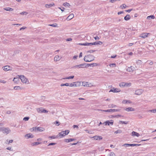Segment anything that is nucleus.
I'll use <instances>...</instances> for the list:
<instances>
[{"instance_id": "obj_1", "label": "nucleus", "mask_w": 156, "mask_h": 156, "mask_svg": "<svg viewBox=\"0 0 156 156\" xmlns=\"http://www.w3.org/2000/svg\"><path fill=\"white\" fill-rule=\"evenodd\" d=\"M83 59L86 62H90L94 59V57L91 55H85Z\"/></svg>"}, {"instance_id": "obj_2", "label": "nucleus", "mask_w": 156, "mask_h": 156, "mask_svg": "<svg viewBox=\"0 0 156 156\" xmlns=\"http://www.w3.org/2000/svg\"><path fill=\"white\" fill-rule=\"evenodd\" d=\"M18 76L20 77V79L21 81L23 83L26 84H28L29 82L28 79L23 75H18Z\"/></svg>"}, {"instance_id": "obj_3", "label": "nucleus", "mask_w": 156, "mask_h": 156, "mask_svg": "<svg viewBox=\"0 0 156 156\" xmlns=\"http://www.w3.org/2000/svg\"><path fill=\"white\" fill-rule=\"evenodd\" d=\"M131 85V83H130L122 82L119 84V86L121 87H129Z\"/></svg>"}, {"instance_id": "obj_4", "label": "nucleus", "mask_w": 156, "mask_h": 156, "mask_svg": "<svg viewBox=\"0 0 156 156\" xmlns=\"http://www.w3.org/2000/svg\"><path fill=\"white\" fill-rule=\"evenodd\" d=\"M86 64H81L78 65H76L73 66L72 67L73 69H79L80 68H83L86 67L87 66Z\"/></svg>"}, {"instance_id": "obj_5", "label": "nucleus", "mask_w": 156, "mask_h": 156, "mask_svg": "<svg viewBox=\"0 0 156 156\" xmlns=\"http://www.w3.org/2000/svg\"><path fill=\"white\" fill-rule=\"evenodd\" d=\"M143 92L144 90L142 89H137L135 91V94L140 95L143 93Z\"/></svg>"}, {"instance_id": "obj_6", "label": "nucleus", "mask_w": 156, "mask_h": 156, "mask_svg": "<svg viewBox=\"0 0 156 156\" xmlns=\"http://www.w3.org/2000/svg\"><path fill=\"white\" fill-rule=\"evenodd\" d=\"M3 70L5 71H7L9 70H12V68L10 66H3L2 68Z\"/></svg>"}, {"instance_id": "obj_7", "label": "nucleus", "mask_w": 156, "mask_h": 156, "mask_svg": "<svg viewBox=\"0 0 156 156\" xmlns=\"http://www.w3.org/2000/svg\"><path fill=\"white\" fill-rule=\"evenodd\" d=\"M11 131L10 129L8 128L3 127L2 132L4 133L8 134Z\"/></svg>"}, {"instance_id": "obj_8", "label": "nucleus", "mask_w": 156, "mask_h": 156, "mask_svg": "<svg viewBox=\"0 0 156 156\" xmlns=\"http://www.w3.org/2000/svg\"><path fill=\"white\" fill-rule=\"evenodd\" d=\"M66 135H67V134L66 133L65 131H62L60 133H59L58 134V137H60V138H62Z\"/></svg>"}, {"instance_id": "obj_9", "label": "nucleus", "mask_w": 156, "mask_h": 156, "mask_svg": "<svg viewBox=\"0 0 156 156\" xmlns=\"http://www.w3.org/2000/svg\"><path fill=\"white\" fill-rule=\"evenodd\" d=\"M98 111H101L102 112H114V109H108L106 110H104L101 109H98Z\"/></svg>"}, {"instance_id": "obj_10", "label": "nucleus", "mask_w": 156, "mask_h": 156, "mask_svg": "<svg viewBox=\"0 0 156 156\" xmlns=\"http://www.w3.org/2000/svg\"><path fill=\"white\" fill-rule=\"evenodd\" d=\"M120 91V90L119 89L117 88H112V89H111L109 91V92H112L114 93L115 92H119Z\"/></svg>"}, {"instance_id": "obj_11", "label": "nucleus", "mask_w": 156, "mask_h": 156, "mask_svg": "<svg viewBox=\"0 0 156 156\" xmlns=\"http://www.w3.org/2000/svg\"><path fill=\"white\" fill-rule=\"evenodd\" d=\"M35 131L42 132L45 130V129L42 127H35Z\"/></svg>"}, {"instance_id": "obj_12", "label": "nucleus", "mask_w": 156, "mask_h": 156, "mask_svg": "<svg viewBox=\"0 0 156 156\" xmlns=\"http://www.w3.org/2000/svg\"><path fill=\"white\" fill-rule=\"evenodd\" d=\"M150 34L149 33H144L140 35V37L142 38H145L146 37H147L148 35H150Z\"/></svg>"}, {"instance_id": "obj_13", "label": "nucleus", "mask_w": 156, "mask_h": 156, "mask_svg": "<svg viewBox=\"0 0 156 156\" xmlns=\"http://www.w3.org/2000/svg\"><path fill=\"white\" fill-rule=\"evenodd\" d=\"M135 69V68L133 66H130V67H128L127 68L126 70L129 72H131L133 71Z\"/></svg>"}, {"instance_id": "obj_14", "label": "nucleus", "mask_w": 156, "mask_h": 156, "mask_svg": "<svg viewBox=\"0 0 156 156\" xmlns=\"http://www.w3.org/2000/svg\"><path fill=\"white\" fill-rule=\"evenodd\" d=\"M20 77H14L13 80L14 83L16 84H18L20 81Z\"/></svg>"}, {"instance_id": "obj_15", "label": "nucleus", "mask_w": 156, "mask_h": 156, "mask_svg": "<svg viewBox=\"0 0 156 156\" xmlns=\"http://www.w3.org/2000/svg\"><path fill=\"white\" fill-rule=\"evenodd\" d=\"M92 138L94 139L95 140H100L102 139V137L101 136H95L92 137Z\"/></svg>"}, {"instance_id": "obj_16", "label": "nucleus", "mask_w": 156, "mask_h": 156, "mask_svg": "<svg viewBox=\"0 0 156 156\" xmlns=\"http://www.w3.org/2000/svg\"><path fill=\"white\" fill-rule=\"evenodd\" d=\"M62 57H60L58 55L55 56L54 58V61L55 62H57L59 61L61 58Z\"/></svg>"}, {"instance_id": "obj_17", "label": "nucleus", "mask_w": 156, "mask_h": 156, "mask_svg": "<svg viewBox=\"0 0 156 156\" xmlns=\"http://www.w3.org/2000/svg\"><path fill=\"white\" fill-rule=\"evenodd\" d=\"M106 123V125H107L108 126H109L110 125H112L113 123V120H110L107 121Z\"/></svg>"}, {"instance_id": "obj_18", "label": "nucleus", "mask_w": 156, "mask_h": 156, "mask_svg": "<svg viewBox=\"0 0 156 156\" xmlns=\"http://www.w3.org/2000/svg\"><path fill=\"white\" fill-rule=\"evenodd\" d=\"M74 17V15L73 14L71 13L68 16L66 20H69L73 19Z\"/></svg>"}, {"instance_id": "obj_19", "label": "nucleus", "mask_w": 156, "mask_h": 156, "mask_svg": "<svg viewBox=\"0 0 156 156\" xmlns=\"http://www.w3.org/2000/svg\"><path fill=\"white\" fill-rule=\"evenodd\" d=\"M75 87H78L82 86V82H74Z\"/></svg>"}, {"instance_id": "obj_20", "label": "nucleus", "mask_w": 156, "mask_h": 156, "mask_svg": "<svg viewBox=\"0 0 156 156\" xmlns=\"http://www.w3.org/2000/svg\"><path fill=\"white\" fill-rule=\"evenodd\" d=\"M125 110L126 111H127V112H129V111H135V109L132 108V107H129L127 108H126L125 109Z\"/></svg>"}, {"instance_id": "obj_21", "label": "nucleus", "mask_w": 156, "mask_h": 156, "mask_svg": "<svg viewBox=\"0 0 156 156\" xmlns=\"http://www.w3.org/2000/svg\"><path fill=\"white\" fill-rule=\"evenodd\" d=\"M92 45H101L102 44V43L101 41H98L95 42L93 43H91Z\"/></svg>"}, {"instance_id": "obj_22", "label": "nucleus", "mask_w": 156, "mask_h": 156, "mask_svg": "<svg viewBox=\"0 0 156 156\" xmlns=\"http://www.w3.org/2000/svg\"><path fill=\"white\" fill-rule=\"evenodd\" d=\"M79 44L81 45H83V46H91L92 45L91 43H79Z\"/></svg>"}, {"instance_id": "obj_23", "label": "nucleus", "mask_w": 156, "mask_h": 156, "mask_svg": "<svg viewBox=\"0 0 156 156\" xmlns=\"http://www.w3.org/2000/svg\"><path fill=\"white\" fill-rule=\"evenodd\" d=\"M54 5H55V4L54 3H52L50 4H46L45 5V7H46V8H49L50 7H51L53 6H54Z\"/></svg>"}, {"instance_id": "obj_24", "label": "nucleus", "mask_w": 156, "mask_h": 156, "mask_svg": "<svg viewBox=\"0 0 156 156\" xmlns=\"http://www.w3.org/2000/svg\"><path fill=\"white\" fill-rule=\"evenodd\" d=\"M132 135L133 136H136L137 137L139 136H140V134L139 133L135 132V131H133L132 132Z\"/></svg>"}, {"instance_id": "obj_25", "label": "nucleus", "mask_w": 156, "mask_h": 156, "mask_svg": "<svg viewBox=\"0 0 156 156\" xmlns=\"http://www.w3.org/2000/svg\"><path fill=\"white\" fill-rule=\"evenodd\" d=\"M4 9L5 10L7 11H12L13 10V9L11 8L8 7H6L5 8H4L3 9Z\"/></svg>"}, {"instance_id": "obj_26", "label": "nucleus", "mask_w": 156, "mask_h": 156, "mask_svg": "<svg viewBox=\"0 0 156 156\" xmlns=\"http://www.w3.org/2000/svg\"><path fill=\"white\" fill-rule=\"evenodd\" d=\"M75 140V139H66L64 140V141L67 143H69L71 141H73Z\"/></svg>"}, {"instance_id": "obj_27", "label": "nucleus", "mask_w": 156, "mask_h": 156, "mask_svg": "<svg viewBox=\"0 0 156 156\" xmlns=\"http://www.w3.org/2000/svg\"><path fill=\"white\" fill-rule=\"evenodd\" d=\"M132 102L131 101L128 100H123L122 101V103L124 104H126L127 103H131Z\"/></svg>"}, {"instance_id": "obj_28", "label": "nucleus", "mask_w": 156, "mask_h": 156, "mask_svg": "<svg viewBox=\"0 0 156 156\" xmlns=\"http://www.w3.org/2000/svg\"><path fill=\"white\" fill-rule=\"evenodd\" d=\"M131 18V17L129 15H126L124 18V20L127 21L129 20Z\"/></svg>"}, {"instance_id": "obj_29", "label": "nucleus", "mask_w": 156, "mask_h": 156, "mask_svg": "<svg viewBox=\"0 0 156 156\" xmlns=\"http://www.w3.org/2000/svg\"><path fill=\"white\" fill-rule=\"evenodd\" d=\"M26 136L27 137V138L28 139L30 138H33L34 136L33 135L30 134H27L26 135Z\"/></svg>"}, {"instance_id": "obj_30", "label": "nucleus", "mask_w": 156, "mask_h": 156, "mask_svg": "<svg viewBox=\"0 0 156 156\" xmlns=\"http://www.w3.org/2000/svg\"><path fill=\"white\" fill-rule=\"evenodd\" d=\"M87 84L88 82L84 81L82 82V86H83L84 87H87Z\"/></svg>"}, {"instance_id": "obj_31", "label": "nucleus", "mask_w": 156, "mask_h": 156, "mask_svg": "<svg viewBox=\"0 0 156 156\" xmlns=\"http://www.w3.org/2000/svg\"><path fill=\"white\" fill-rule=\"evenodd\" d=\"M155 18V17L153 15H151L149 16H148L147 17V19L148 20H150L151 19H154Z\"/></svg>"}, {"instance_id": "obj_32", "label": "nucleus", "mask_w": 156, "mask_h": 156, "mask_svg": "<svg viewBox=\"0 0 156 156\" xmlns=\"http://www.w3.org/2000/svg\"><path fill=\"white\" fill-rule=\"evenodd\" d=\"M58 138V135H57L56 136H49L48 137V138H50L51 139H55L56 138Z\"/></svg>"}, {"instance_id": "obj_33", "label": "nucleus", "mask_w": 156, "mask_h": 156, "mask_svg": "<svg viewBox=\"0 0 156 156\" xmlns=\"http://www.w3.org/2000/svg\"><path fill=\"white\" fill-rule=\"evenodd\" d=\"M108 107L109 108H115L117 107V106L113 104L110 105H108Z\"/></svg>"}, {"instance_id": "obj_34", "label": "nucleus", "mask_w": 156, "mask_h": 156, "mask_svg": "<svg viewBox=\"0 0 156 156\" xmlns=\"http://www.w3.org/2000/svg\"><path fill=\"white\" fill-rule=\"evenodd\" d=\"M41 143V142H37L32 143V145L33 146H36L39 144Z\"/></svg>"}, {"instance_id": "obj_35", "label": "nucleus", "mask_w": 156, "mask_h": 156, "mask_svg": "<svg viewBox=\"0 0 156 156\" xmlns=\"http://www.w3.org/2000/svg\"><path fill=\"white\" fill-rule=\"evenodd\" d=\"M43 108H39L37 109V111L38 112L40 113H42Z\"/></svg>"}, {"instance_id": "obj_36", "label": "nucleus", "mask_w": 156, "mask_h": 156, "mask_svg": "<svg viewBox=\"0 0 156 156\" xmlns=\"http://www.w3.org/2000/svg\"><path fill=\"white\" fill-rule=\"evenodd\" d=\"M63 5L65 7H69L70 6L69 4L67 2L64 3L63 4Z\"/></svg>"}, {"instance_id": "obj_37", "label": "nucleus", "mask_w": 156, "mask_h": 156, "mask_svg": "<svg viewBox=\"0 0 156 156\" xmlns=\"http://www.w3.org/2000/svg\"><path fill=\"white\" fill-rule=\"evenodd\" d=\"M74 76H70L68 77H66L65 78H64V79H73L74 78Z\"/></svg>"}, {"instance_id": "obj_38", "label": "nucleus", "mask_w": 156, "mask_h": 156, "mask_svg": "<svg viewBox=\"0 0 156 156\" xmlns=\"http://www.w3.org/2000/svg\"><path fill=\"white\" fill-rule=\"evenodd\" d=\"M119 124H128V122L126 121H119Z\"/></svg>"}, {"instance_id": "obj_39", "label": "nucleus", "mask_w": 156, "mask_h": 156, "mask_svg": "<svg viewBox=\"0 0 156 156\" xmlns=\"http://www.w3.org/2000/svg\"><path fill=\"white\" fill-rule=\"evenodd\" d=\"M69 86L70 87H75L74 82L72 83H69Z\"/></svg>"}, {"instance_id": "obj_40", "label": "nucleus", "mask_w": 156, "mask_h": 156, "mask_svg": "<svg viewBox=\"0 0 156 156\" xmlns=\"http://www.w3.org/2000/svg\"><path fill=\"white\" fill-rule=\"evenodd\" d=\"M20 89V87L19 86H15L14 87V89L15 90H19Z\"/></svg>"}, {"instance_id": "obj_41", "label": "nucleus", "mask_w": 156, "mask_h": 156, "mask_svg": "<svg viewBox=\"0 0 156 156\" xmlns=\"http://www.w3.org/2000/svg\"><path fill=\"white\" fill-rule=\"evenodd\" d=\"M136 63L138 65H141L142 62L141 60H139L136 61Z\"/></svg>"}, {"instance_id": "obj_42", "label": "nucleus", "mask_w": 156, "mask_h": 156, "mask_svg": "<svg viewBox=\"0 0 156 156\" xmlns=\"http://www.w3.org/2000/svg\"><path fill=\"white\" fill-rule=\"evenodd\" d=\"M148 112H151L152 113H156V109L149 110L148 111Z\"/></svg>"}, {"instance_id": "obj_43", "label": "nucleus", "mask_w": 156, "mask_h": 156, "mask_svg": "<svg viewBox=\"0 0 156 156\" xmlns=\"http://www.w3.org/2000/svg\"><path fill=\"white\" fill-rule=\"evenodd\" d=\"M69 85V83H66L65 84L62 83L60 85L61 86H68Z\"/></svg>"}, {"instance_id": "obj_44", "label": "nucleus", "mask_w": 156, "mask_h": 156, "mask_svg": "<svg viewBox=\"0 0 156 156\" xmlns=\"http://www.w3.org/2000/svg\"><path fill=\"white\" fill-rule=\"evenodd\" d=\"M122 132V131L121 130H118L115 132V134H117L118 133H121Z\"/></svg>"}, {"instance_id": "obj_45", "label": "nucleus", "mask_w": 156, "mask_h": 156, "mask_svg": "<svg viewBox=\"0 0 156 156\" xmlns=\"http://www.w3.org/2000/svg\"><path fill=\"white\" fill-rule=\"evenodd\" d=\"M140 145V144H130L131 146H139Z\"/></svg>"}, {"instance_id": "obj_46", "label": "nucleus", "mask_w": 156, "mask_h": 156, "mask_svg": "<svg viewBox=\"0 0 156 156\" xmlns=\"http://www.w3.org/2000/svg\"><path fill=\"white\" fill-rule=\"evenodd\" d=\"M29 119V117H26L23 118V120L25 121H28Z\"/></svg>"}, {"instance_id": "obj_47", "label": "nucleus", "mask_w": 156, "mask_h": 156, "mask_svg": "<svg viewBox=\"0 0 156 156\" xmlns=\"http://www.w3.org/2000/svg\"><path fill=\"white\" fill-rule=\"evenodd\" d=\"M109 66L111 67H115L116 66V65L115 63H112L110 64Z\"/></svg>"}, {"instance_id": "obj_48", "label": "nucleus", "mask_w": 156, "mask_h": 156, "mask_svg": "<svg viewBox=\"0 0 156 156\" xmlns=\"http://www.w3.org/2000/svg\"><path fill=\"white\" fill-rule=\"evenodd\" d=\"M123 146H124L125 147H130V144H124L123 145Z\"/></svg>"}, {"instance_id": "obj_49", "label": "nucleus", "mask_w": 156, "mask_h": 156, "mask_svg": "<svg viewBox=\"0 0 156 156\" xmlns=\"http://www.w3.org/2000/svg\"><path fill=\"white\" fill-rule=\"evenodd\" d=\"M95 51V50H90L87 51V53H93Z\"/></svg>"}, {"instance_id": "obj_50", "label": "nucleus", "mask_w": 156, "mask_h": 156, "mask_svg": "<svg viewBox=\"0 0 156 156\" xmlns=\"http://www.w3.org/2000/svg\"><path fill=\"white\" fill-rule=\"evenodd\" d=\"M7 142H8V144H9L10 143H12L13 142V140H7Z\"/></svg>"}, {"instance_id": "obj_51", "label": "nucleus", "mask_w": 156, "mask_h": 156, "mask_svg": "<svg viewBox=\"0 0 156 156\" xmlns=\"http://www.w3.org/2000/svg\"><path fill=\"white\" fill-rule=\"evenodd\" d=\"M28 14V13L27 12H21L20 13V14H21V15H24V14H25L26 15L27 14Z\"/></svg>"}, {"instance_id": "obj_52", "label": "nucleus", "mask_w": 156, "mask_h": 156, "mask_svg": "<svg viewBox=\"0 0 156 156\" xmlns=\"http://www.w3.org/2000/svg\"><path fill=\"white\" fill-rule=\"evenodd\" d=\"M58 8L60 9L62 12L64 11L65 8L63 7H62L61 8L58 7Z\"/></svg>"}, {"instance_id": "obj_53", "label": "nucleus", "mask_w": 156, "mask_h": 156, "mask_svg": "<svg viewBox=\"0 0 156 156\" xmlns=\"http://www.w3.org/2000/svg\"><path fill=\"white\" fill-rule=\"evenodd\" d=\"M0 82L3 83H6V82L4 80H0Z\"/></svg>"}, {"instance_id": "obj_54", "label": "nucleus", "mask_w": 156, "mask_h": 156, "mask_svg": "<svg viewBox=\"0 0 156 156\" xmlns=\"http://www.w3.org/2000/svg\"><path fill=\"white\" fill-rule=\"evenodd\" d=\"M93 86V85L91 84V83H89L88 82L87 87H91Z\"/></svg>"}, {"instance_id": "obj_55", "label": "nucleus", "mask_w": 156, "mask_h": 156, "mask_svg": "<svg viewBox=\"0 0 156 156\" xmlns=\"http://www.w3.org/2000/svg\"><path fill=\"white\" fill-rule=\"evenodd\" d=\"M110 156H115V154L113 152H111L110 154Z\"/></svg>"}, {"instance_id": "obj_56", "label": "nucleus", "mask_w": 156, "mask_h": 156, "mask_svg": "<svg viewBox=\"0 0 156 156\" xmlns=\"http://www.w3.org/2000/svg\"><path fill=\"white\" fill-rule=\"evenodd\" d=\"M117 1H120V0H110V2L112 3H114Z\"/></svg>"}, {"instance_id": "obj_57", "label": "nucleus", "mask_w": 156, "mask_h": 156, "mask_svg": "<svg viewBox=\"0 0 156 156\" xmlns=\"http://www.w3.org/2000/svg\"><path fill=\"white\" fill-rule=\"evenodd\" d=\"M48 111L46 110L43 109L42 113H48Z\"/></svg>"}, {"instance_id": "obj_58", "label": "nucleus", "mask_w": 156, "mask_h": 156, "mask_svg": "<svg viewBox=\"0 0 156 156\" xmlns=\"http://www.w3.org/2000/svg\"><path fill=\"white\" fill-rule=\"evenodd\" d=\"M56 144V143H50L48 145V146H50V145H54Z\"/></svg>"}, {"instance_id": "obj_59", "label": "nucleus", "mask_w": 156, "mask_h": 156, "mask_svg": "<svg viewBox=\"0 0 156 156\" xmlns=\"http://www.w3.org/2000/svg\"><path fill=\"white\" fill-rule=\"evenodd\" d=\"M49 25L53 27H56L57 26V25H56L55 24H52Z\"/></svg>"}, {"instance_id": "obj_60", "label": "nucleus", "mask_w": 156, "mask_h": 156, "mask_svg": "<svg viewBox=\"0 0 156 156\" xmlns=\"http://www.w3.org/2000/svg\"><path fill=\"white\" fill-rule=\"evenodd\" d=\"M35 127H33L30 129V131H35Z\"/></svg>"}, {"instance_id": "obj_61", "label": "nucleus", "mask_w": 156, "mask_h": 156, "mask_svg": "<svg viewBox=\"0 0 156 156\" xmlns=\"http://www.w3.org/2000/svg\"><path fill=\"white\" fill-rule=\"evenodd\" d=\"M6 149L10 151H12V150L11 147H8L6 148Z\"/></svg>"}, {"instance_id": "obj_62", "label": "nucleus", "mask_w": 156, "mask_h": 156, "mask_svg": "<svg viewBox=\"0 0 156 156\" xmlns=\"http://www.w3.org/2000/svg\"><path fill=\"white\" fill-rule=\"evenodd\" d=\"M55 123H56V124L58 126H59L60 125L59 122L57 121H56L55 122Z\"/></svg>"}, {"instance_id": "obj_63", "label": "nucleus", "mask_w": 156, "mask_h": 156, "mask_svg": "<svg viewBox=\"0 0 156 156\" xmlns=\"http://www.w3.org/2000/svg\"><path fill=\"white\" fill-rule=\"evenodd\" d=\"M77 55H75L73 56V58L74 59H77Z\"/></svg>"}, {"instance_id": "obj_64", "label": "nucleus", "mask_w": 156, "mask_h": 156, "mask_svg": "<svg viewBox=\"0 0 156 156\" xmlns=\"http://www.w3.org/2000/svg\"><path fill=\"white\" fill-rule=\"evenodd\" d=\"M94 38L96 40H98L99 39V38L98 36L94 37Z\"/></svg>"}]
</instances>
